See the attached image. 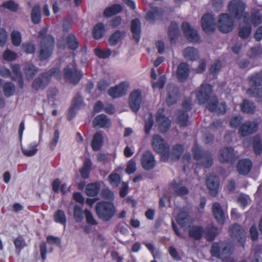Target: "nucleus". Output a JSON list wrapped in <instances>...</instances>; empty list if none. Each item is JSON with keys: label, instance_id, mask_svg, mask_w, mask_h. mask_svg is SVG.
<instances>
[{"label": "nucleus", "instance_id": "1", "mask_svg": "<svg viewBox=\"0 0 262 262\" xmlns=\"http://www.w3.org/2000/svg\"><path fill=\"white\" fill-rule=\"evenodd\" d=\"M246 4L242 0H232L228 5V9L230 15L227 13H222L220 15L218 21V29L223 33L231 32L233 28L234 18L241 20L249 13L245 12Z\"/></svg>", "mask_w": 262, "mask_h": 262}, {"label": "nucleus", "instance_id": "2", "mask_svg": "<svg viewBox=\"0 0 262 262\" xmlns=\"http://www.w3.org/2000/svg\"><path fill=\"white\" fill-rule=\"evenodd\" d=\"M48 29L47 27L42 28L38 34L40 41L37 57L41 61L50 60L52 57L55 48V38L51 34H47Z\"/></svg>", "mask_w": 262, "mask_h": 262}, {"label": "nucleus", "instance_id": "3", "mask_svg": "<svg viewBox=\"0 0 262 262\" xmlns=\"http://www.w3.org/2000/svg\"><path fill=\"white\" fill-rule=\"evenodd\" d=\"M52 77L60 79L61 71L58 68H53L50 70L40 73L38 77L34 79L31 87L35 91L44 90L49 84Z\"/></svg>", "mask_w": 262, "mask_h": 262}, {"label": "nucleus", "instance_id": "4", "mask_svg": "<svg viewBox=\"0 0 262 262\" xmlns=\"http://www.w3.org/2000/svg\"><path fill=\"white\" fill-rule=\"evenodd\" d=\"M152 146L155 151L161 154V160L167 161L170 156V146L160 135H154L152 139Z\"/></svg>", "mask_w": 262, "mask_h": 262}, {"label": "nucleus", "instance_id": "5", "mask_svg": "<svg viewBox=\"0 0 262 262\" xmlns=\"http://www.w3.org/2000/svg\"><path fill=\"white\" fill-rule=\"evenodd\" d=\"M95 209L97 216L103 221H110L116 212L113 203L105 201L98 202L96 205Z\"/></svg>", "mask_w": 262, "mask_h": 262}, {"label": "nucleus", "instance_id": "6", "mask_svg": "<svg viewBox=\"0 0 262 262\" xmlns=\"http://www.w3.org/2000/svg\"><path fill=\"white\" fill-rule=\"evenodd\" d=\"M193 158L194 160H201L202 165L206 168H210L213 163L212 155L210 151H205L196 146L192 149Z\"/></svg>", "mask_w": 262, "mask_h": 262}, {"label": "nucleus", "instance_id": "7", "mask_svg": "<svg viewBox=\"0 0 262 262\" xmlns=\"http://www.w3.org/2000/svg\"><path fill=\"white\" fill-rule=\"evenodd\" d=\"M249 88L247 92L252 96L258 95L259 88L262 86V71L255 72L248 77Z\"/></svg>", "mask_w": 262, "mask_h": 262}, {"label": "nucleus", "instance_id": "8", "mask_svg": "<svg viewBox=\"0 0 262 262\" xmlns=\"http://www.w3.org/2000/svg\"><path fill=\"white\" fill-rule=\"evenodd\" d=\"M232 253L231 248L228 245H224L221 242H213L211 245L210 254L212 257L218 258L223 256H227Z\"/></svg>", "mask_w": 262, "mask_h": 262}, {"label": "nucleus", "instance_id": "9", "mask_svg": "<svg viewBox=\"0 0 262 262\" xmlns=\"http://www.w3.org/2000/svg\"><path fill=\"white\" fill-rule=\"evenodd\" d=\"M212 92V86L202 83L196 92V97L200 104H205L209 101Z\"/></svg>", "mask_w": 262, "mask_h": 262}, {"label": "nucleus", "instance_id": "10", "mask_svg": "<svg viewBox=\"0 0 262 262\" xmlns=\"http://www.w3.org/2000/svg\"><path fill=\"white\" fill-rule=\"evenodd\" d=\"M229 232L232 237L237 239V241L242 247H244L246 236L245 230L240 225L233 224L229 227Z\"/></svg>", "mask_w": 262, "mask_h": 262}, {"label": "nucleus", "instance_id": "11", "mask_svg": "<svg viewBox=\"0 0 262 262\" xmlns=\"http://www.w3.org/2000/svg\"><path fill=\"white\" fill-rule=\"evenodd\" d=\"M182 30L186 39L191 42L196 43L199 41L200 36L198 31L190 25L186 21H184L182 25Z\"/></svg>", "mask_w": 262, "mask_h": 262}, {"label": "nucleus", "instance_id": "12", "mask_svg": "<svg viewBox=\"0 0 262 262\" xmlns=\"http://www.w3.org/2000/svg\"><path fill=\"white\" fill-rule=\"evenodd\" d=\"M258 124L254 121H247L242 124L238 128V133L242 137H246L256 133Z\"/></svg>", "mask_w": 262, "mask_h": 262}, {"label": "nucleus", "instance_id": "13", "mask_svg": "<svg viewBox=\"0 0 262 262\" xmlns=\"http://www.w3.org/2000/svg\"><path fill=\"white\" fill-rule=\"evenodd\" d=\"M128 87L129 83L127 82H121L118 85L110 88L108 94L114 99L121 97L126 94Z\"/></svg>", "mask_w": 262, "mask_h": 262}, {"label": "nucleus", "instance_id": "14", "mask_svg": "<svg viewBox=\"0 0 262 262\" xmlns=\"http://www.w3.org/2000/svg\"><path fill=\"white\" fill-rule=\"evenodd\" d=\"M141 164L142 168L146 170L153 169L156 165L157 162L154 155L149 150L144 151L141 158Z\"/></svg>", "mask_w": 262, "mask_h": 262}, {"label": "nucleus", "instance_id": "15", "mask_svg": "<svg viewBox=\"0 0 262 262\" xmlns=\"http://www.w3.org/2000/svg\"><path fill=\"white\" fill-rule=\"evenodd\" d=\"M64 77L69 79L74 84H77L83 76L82 73L78 70L75 67L70 68L67 66L63 70Z\"/></svg>", "mask_w": 262, "mask_h": 262}, {"label": "nucleus", "instance_id": "16", "mask_svg": "<svg viewBox=\"0 0 262 262\" xmlns=\"http://www.w3.org/2000/svg\"><path fill=\"white\" fill-rule=\"evenodd\" d=\"M64 77L69 79L74 84H77L83 76L82 73L78 70L75 67L70 68L67 66L63 70Z\"/></svg>", "mask_w": 262, "mask_h": 262}, {"label": "nucleus", "instance_id": "17", "mask_svg": "<svg viewBox=\"0 0 262 262\" xmlns=\"http://www.w3.org/2000/svg\"><path fill=\"white\" fill-rule=\"evenodd\" d=\"M202 27L206 33H212L215 31V23L213 15L210 13L205 14L201 19Z\"/></svg>", "mask_w": 262, "mask_h": 262}, {"label": "nucleus", "instance_id": "18", "mask_svg": "<svg viewBox=\"0 0 262 262\" xmlns=\"http://www.w3.org/2000/svg\"><path fill=\"white\" fill-rule=\"evenodd\" d=\"M141 102V91L139 89L134 90L129 97V105L132 111L137 112L140 108Z\"/></svg>", "mask_w": 262, "mask_h": 262}, {"label": "nucleus", "instance_id": "19", "mask_svg": "<svg viewBox=\"0 0 262 262\" xmlns=\"http://www.w3.org/2000/svg\"><path fill=\"white\" fill-rule=\"evenodd\" d=\"M156 120L161 133H166L169 129L171 126V121L164 114L163 110L158 111L156 114Z\"/></svg>", "mask_w": 262, "mask_h": 262}, {"label": "nucleus", "instance_id": "20", "mask_svg": "<svg viewBox=\"0 0 262 262\" xmlns=\"http://www.w3.org/2000/svg\"><path fill=\"white\" fill-rule=\"evenodd\" d=\"M206 186L209 190L210 194L215 196L218 193L220 180L217 176L210 174L206 179Z\"/></svg>", "mask_w": 262, "mask_h": 262}, {"label": "nucleus", "instance_id": "21", "mask_svg": "<svg viewBox=\"0 0 262 262\" xmlns=\"http://www.w3.org/2000/svg\"><path fill=\"white\" fill-rule=\"evenodd\" d=\"M235 158L234 149L232 147H226L222 149L219 155V160L222 163L232 162Z\"/></svg>", "mask_w": 262, "mask_h": 262}, {"label": "nucleus", "instance_id": "22", "mask_svg": "<svg viewBox=\"0 0 262 262\" xmlns=\"http://www.w3.org/2000/svg\"><path fill=\"white\" fill-rule=\"evenodd\" d=\"M167 96L166 99L168 106L176 103L180 96L179 88L174 85H169L167 89Z\"/></svg>", "mask_w": 262, "mask_h": 262}, {"label": "nucleus", "instance_id": "23", "mask_svg": "<svg viewBox=\"0 0 262 262\" xmlns=\"http://www.w3.org/2000/svg\"><path fill=\"white\" fill-rule=\"evenodd\" d=\"M252 162L249 159H242L238 161L237 165V171L239 174L247 175L251 171Z\"/></svg>", "mask_w": 262, "mask_h": 262}, {"label": "nucleus", "instance_id": "24", "mask_svg": "<svg viewBox=\"0 0 262 262\" xmlns=\"http://www.w3.org/2000/svg\"><path fill=\"white\" fill-rule=\"evenodd\" d=\"M93 126L95 128H109L111 126V122L107 116L104 114L97 115L93 121Z\"/></svg>", "mask_w": 262, "mask_h": 262}, {"label": "nucleus", "instance_id": "25", "mask_svg": "<svg viewBox=\"0 0 262 262\" xmlns=\"http://www.w3.org/2000/svg\"><path fill=\"white\" fill-rule=\"evenodd\" d=\"M190 74L189 65L186 62H181L177 68V77L180 82H184Z\"/></svg>", "mask_w": 262, "mask_h": 262}, {"label": "nucleus", "instance_id": "26", "mask_svg": "<svg viewBox=\"0 0 262 262\" xmlns=\"http://www.w3.org/2000/svg\"><path fill=\"white\" fill-rule=\"evenodd\" d=\"M244 26L241 27L238 32V36L242 39H246L248 38L252 32V26L249 23V18L246 15L243 19Z\"/></svg>", "mask_w": 262, "mask_h": 262}, {"label": "nucleus", "instance_id": "27", "mask_svg": "<svg viewBox=\"0 0 262 262\" xmlns=\"http://www.w3.org/2000/svg\"><path fill=\"white\" fill-rule=\"evenodd\" d=\"M213 215L217 222L221 225L224 224L225 222V215L221 205L218 202H215L212 206Z\"/></svg>", "mask_w": 262, "mask_h": 262}, {"label": "nucleus", "instance_id": "28", "mask_svg": "<svg viewBox=\"0 0 262 262\" xmlns=\"http://www.w3.org/2000/svg\"><path fill=\"white\" fill-rule=\"evenodd\" d=\"M130 31L133 39L138 43L141 38V22L139 19L135 18L131 20Z\"/></svg>", "mask_w": 262, "mask_h": 262}, {"label": "nucleus", "instance_id": "29", "mask_svg": "<svg viewBox=\"0 0 262 262\" xmlns=\"http://www.w3.org/2000/svg\"><path fill=\"white\" fill-rule=\"evenodd\" d=\"M219 234V228L213 224H208L204 229L205 237L207 241L213 242Z\"/></svg>", "mask_w": 262, "mask_h": 262}, {"label": "nucleus", "instance_id": "30", "mask_svg": "<svg viewBox=\"0 0 262 262\" xmlns=\"http://www.w3.org/2000/svg\"><path fill=\"white\" fill-rule=\"evenodd\" d=\"M177 222L182 228H187L190 226L193 220L187 212L183 211L178 214Z\"/></svg>", "mask_w": 262, "mask_h": 262}, {"label": "nucleus", "instance_id": "31", "mask_svg": "<svg viewBox=\"0 0 262 262\" xmlns=\"http://www.w3.org/2000/svg\"><path fill=\"white\" fill-rule=\"evenodd\" d=\"M179 35L180 30L178 24L175 21H171L168 31V36L170 43H176Z\"/></svg>", "mask_w": 262, "mask_h": 262}, {"label": "nucleus", "instance_id": "32", "mask_svg": "<svg viewBox=\"0 0 262 262\" xmlns=\"http://www.w3.org/2000/svg\"><path fill=\"white\" fill-rule=\"evenodd\" d=\"M204 233V228L202 226H193L188 231V235L190 238L195 240H200Z\"/></svg>", "mask_w": 262, "mask_h": 262}, {"label": "nucleus", "instance_id": "33", "mask_svg": "<svg viewBox=\"0 0 262 262\" xmlns=\"http://www.w3.org/2000/svg\"><path fill=\"white\" fill-rule=\"evenodd\" d=\"M164 14L163 11L159 7H155L151 11H149L146 14V19L151 23L162 18Z\"/></svg>", "mask_w": 262, "mask_h": 262}, {"label": "nucleus", "instance_id": "34", "mask_svg": "<svg viewBox=\"0 0 262 262\" xmlns=\"http://www.w3.org/2000/svg\"><path fill=\"white\" fill-rule=\"evenodd\" d=\"M241 111L247 114H253L256 110L254 103L248 99H244L240 104Z\"/></svg>", "mask_w": 262, "mask_h": 262}, {"label": "nucleus", "instance_id": "35", "mask_svg": "<svg viewBox=\"0 0 262 262\" xmlns=\"http://www.w3.org/2000/svg\"><path fill=\"white\" fill-rule=\"evenodd\" d=\"M103 144V136L101 133L96 132L93 136L91 146L94 151H98Z\"/></svg>", "mask_w": 262, "mask_h": 262}, {"label": "nucleus", "instance_id": "36", "mask_svg": "<svg viewBox=\"0 0 262 262\" xmlns=\"http://www.w3.org/2000/svg\"><path fill=\"white\" fill-rule=\"evenodd\" d=\"M184 57L187 60H196L199 57V52L198 49L192 47L186 48L183 51Z\"/></svg>", "mask_w": 262, "mask_h": 262}, {"label": "nucleus", "instance_id": "37", "mask_svg": "<svg viewBox=\"0 0 262 262\" xmlns=\"http://www.w3.org/2000/svg\"><path fill=\"white\" fill-rule=\"evenodd\" d=\"M125 36V32L116 30L109 37V43L112 46H115L121 41Z\"/></svg>", "mask_w": 262, "mask_h": 262}, {"label": "nucleus", "instance_id": "38", "mask_svg": "<svg viewBox=\"0 0 262 262\" xmlns=\"http://www.w3.org/2000/svg\"><path fill=\"white\" fill-rule=\"evenodd\" d=\"M105 31L104 25L102 23H98L94 26L92 31L93 37L94 39L99 40L104 36Z\"/></svg>", "mask_w": 262, "mask_h": 262}, {"label": "nucleus", "instance_id": "39", "mask_svg": "<svg viewBox=\"0 0 262 262\" xmlns=\"http://www.w3.org/2000/svg\"><path fill=\"white\" fill-rule=\"evenodd\" d=\"M122 10L123 8L121 5L114 4L105 9L103 12V15L105 17H110L120 13Z\"/></svg>", "mask_w": 262, "mask_h": 262}, {"label": "nucleus", "instance_id": "40", "mask_svg": "<svg viewBox=\"0 0 262 262\" xmlns=\"http://www.w3.org/2000/svg\"><path fill=\"white\" fill-rule=\"evenodd\" d=\"M184 150V146L181 144H177L173 146L171 152H170V156L171 159L174 161L178 160Z\"/></svg>", "mask_w": 262, "mask_h": 262}, {"label": "nucleus", "instance_id": "41", "mask_svg": "<svg viewBox=\"0 0 262 262\" xmlns=\"http://www.w3.org/2000/svg\"><path fill=\"white\" fill-rule=\"evenodd\" d=\"M92 166L91 159H87L84 161L82 167L79 170L81 176L83 179H86L89 177L92 170Z\"/></svg>", "mask_w": 262, "mask_h": 262}, {"label": "nucleus", "instance_id": "42", "mask_svg": "<svg viewBox=\"0 0 262 262\" xmlns=\"http://www.w3.org/2000/svg\"><path fill=\"white\" fill-rule=\"evenodd\" d=\"M100 190V185L99 183L95 182L88 184L85 188V193L89 196H95L99 192Z\"/></svg>", "mask_w": 262, "mask_h": 262}, {"label": "nucleus", "instance_id": "43", "mask_svg": "<svg viewBox=\"0 0 262 262\" xmlns=\"http://www.w3.org/2000/svg\"><path fill=\"white\" fill-rule=\"evenodd\" d=\"M252 146L254 154L260 156L262 154V141L259 135H256L253 137Z\"/></svg>", "mask_w": 262, "mask_h": 262}, {"label": "nucleus", "instance_id": "44", "mask_svg": "<svg viewBox=\"0 0 262 262\" xmlns=\"http://www.w3.org/2000/svg\"><path fill=\"white\" fill-rule=\"evenodd\" d=\"M66 41L68 48L71 50L75 51L79 47V42L74 34H69L66 37Z\"/></svg>", "mask_w": 262, "mask_h": 262}, {"label": "nucleus", "instance_id": "45", "mask_svg": "<svg viewBox=\"0 0 262 262\" xmlns=\"http://www.w3.org/2000/svg\"><path fill=\"white\" fill-rule=\"evenodd\" d=\"M31 18L32 23L38 24L41 21V10L39 5H35L32 9Z\"/></svg>", "mask_w": 262, "mask_h": 262}, {"label": "nucleus", "instance_id": "46", "mask_svg": "<svg viewBox=\"0 0 262 262\" xmlns=\"http://www.w3.org/2000/svg\"><path fill=\"white\" fill-rule=\"evenodd\" d=\"M248 17L249 18V23L251 22L255 27L258 26L262 23V16L258 10L252 12L250 17L249 15Z\"/></svg>", "mask_w": 262, "mask_h": 262}, {"label": "nucleus", "instance_id": "47", "mask_svg": "<svg viewBox=\"0 0 262 262\" xmlns=\"http://www.w3.org/2000/svg\"><path fill=\"white\" fill-rule=\"evenodd\" d=\"M189 116L188 113L183 110L178 113V123L180 127H186L188 125Z\"/></svg>", "mask_w": 262, "mask_h": 262}, {"label": "nucleus", "instance_id": "48", "mask_svg": "<svg viewBox=\"0 0 262 262\" xmlns=\"http://www.w3.org/2000/svg\"><path fill=\"white\" fill-rule=\"evenodd\" d=\"M37 72V68L32 63L26 64L24 68L25 74L28 79H33Z\"/></svg>", "mask_w": 262, "mask_h": 262}, {"label": "nucleus", "instance_id": "49", "mask_svg": "<svg viewBox=\"0 0 262 262\" xmlns=\"http://www.w3.org/2000/svg\"><path fill=\"white\" fill-rule=\"evenodd\" d=\"M54 220L56 223L64 226L67 223V217L64 211L61 209H58L54 214Z\"/></svg>", "mask_w": 262, "mask_h": 262}, {"label": "nucleus", "instance_id": "50", "mask_svg": "<svg viewBox=\"0 0 262 262\" xmlns=\"http://www.w3.org/2000/svg\"><path fill=\"white\" fill-rule=\"evenodd\" d=\"M108 181L112 186L117 187L121 184V177L119 174L112 172L108 177Z\"/></svg>", "mask_w": 262, "mask_h": 262}, {"label": "nucleus", "instance_id": "51", "mask_svg": "<svg viewBox=\"0 0 262 262\" xmlns=\"http://www.w3.org/2000/svg\"><path fill=\"white\" fill-rule=\"evenodd\" d=\"M4 95L7 97H9L14 95L15 88L14 84L11 82H6L3 85Z\"/></svg>", "mask_w": 262, "mask_h": 262}, {"label": "nucleus", "instance_id": "52", "mask_svg": "<svg viewBox=\"0 0 262 262\" xmlns=\"http://www.w3.org/2000/svg\"><path fill=\"white\" fill-rule=\"evenodd\" d=\"M13 243L18 254H20L21 251L26 246L25 239L20 235L14 239Z\"/></svg>", "mask_w": 262, "mask_h": 262}, {"label": "nucleus", "instance_id": "53", "mask_svg": "<svg viewBox=\"0 0 262 262\" xmlns=\"http://www.w3.org/2000/svg\"><path fill=\"white\" fill-rule=\"evenodd\" d=\"M73 215L76 222L80 223L82 222L83 219V212L80 206L78 205H75Z\"/></svg>", "mask_w": 262, "mask_h": 262}, {"label": "nucleus", "instance_id": "54", "mask_svg": "<svg viewBox=\"0 0 262 262\" xmlns=\"http://www.w3.org/2000/svg\"><path fill=\"white\" fill-rule=\"evenodd\" d=\"M38 146V144L37 143L34 142L30 144L29 147L31 149H23L22 148V152L23 154L27 156V157H32L35 155L37 152V147Z\"/></svg>", "mask_w": 262, "mask_h": 262}, {"label": "nucleus", "instance_id": "55", "mask_svg": "<svg viewBox=\"0 0 262 262\" xmlns=\"http://www.w3.org/2000/svg\"><path fill=\"white\" fill-rule=\"evenodd\" d=\"M95 54L100 58L105 59L111 55L112 51L110 49L101 50L99 48L94 49Z\"/></svg>", "mask_w": 262, "mask_h": 262}, {"label": "nucleus", "instance_id": "56", "mask_svg": "<svg viewBox=\"0 0 262 262\" xmlns=\"http://www.w3.org/2000/svg\"><path fill=\"white\" fill-rule=\"evenodd\" d=\"M11 41L12 44L16 47L20 45L21 42V36L18 31H13L11 34Z\"/></svg>", "mask_w": 262, "mask_h": 262}, {"label": "nucleus", "instance_id": "57", "mask_svg": "<svg viewBox=\"0 0 262 262\" xmlns=\"http://www.w3.org/2000/svg\"><path fill=\"white\" fill-rule=\"evenodd\" d=\"M2 7L13 12L17 11L19 8L18 5L12 0H9L4 3Z\"/></svg>", "mask_w": 262, "mask_h": 262}, {"label": "nucleus", "instance_id": "58", "mask_svg": "<svg viewBox=\"0 0 262 262\" xmlns=\"http://www.w3.org/2000/svg\"><path fill=\"white\" fill-rule=\"evenodd\" d=\"M219 101L216 96L212 97L209 102L206 105V107L211 112H215L217 111Z\"/></svg>", "mask_w": 262, "mask_h": 262}, {"label": "nucleus", "instance_id": "59", "mask_svg": "<svg viewBox=\"0 0 262 262\" xmlns=\"http://www.w3.org/2000/svg\"><path fill=\"white\" fill-rule=\"evenodd\" d=\"M22 49L27 54H33L35 51V46L32 42H26L23 44Z\"/></svg>", "mask_w": 262, "mask_h": 262}, {"label": "nucleus", "instance_id": "60", "mask_svg": "<svg viewBox=\"0 0 262 262\" xmlns=\"http://www.w3.org/2000/svg\"><path fill=\"white\" fill-rule=\"evenodd\" d=\"M154 118L151 114H149V117L145 121L144 131L146 135H148L153 126Z\"/></svg>", "mask_w": 262, "mask_h": 262}, {"label": "nucleus", "instance_id": "61", "mask_svg": "<svg viewBox=\"0 0 262 262\" xmlns=\"http://www.w3.org/2000/svg\"><path fill=\"white\" fill-rule=\"evenodd\" d=\"M222 68V63L220 60H215L211 64L209 72L210 74H215L219 72Z\"/></svg>", "mask_w": 262, "mask_h": 262}, {"label": "nucleus", "instance_id": "62", "mask_svg": "<svg viewBox=\"0 0 262 262\" xmlns=\"http://www.w3.org/2000/svg\"><path fill=\"white\" fill-rule=\"evenodd\" d=\"M85 218L86 222L88 224L91 225H96L98 223L94 219L92 212L88 209H85L84 210Z\"/></svg>", "mask_w": 262, "mask_h": 262}, {"label": "nucleus", "instance_id": "63", "mask_svg": "<svg viewBox=\"0 0 262 262\" xmlns=\"http://www.w3.org/2000/svg\"><path fill=\"white\" fill-rule=\"evenodd\" d=\"M3 57L7 61H12L16 59L17 55L15 52L11 50H6L3 53Z\"/></svg>", "mask_w": 262, "mask_h": 262}, {"label": "nucleus", "instance_id": "64", "mask_svg": "<svg viewBox=\"0 0 262 262\" xmlns=\"http://www.w3.org/2000/svg\"><path fill=\"white\" fill-rule=\"evenodd\" d=\"M101 195L102 198L108 200H113L115 197L113 191L107 188L101 190Z\"/></svg>", "mask_w": 262, "mask_h": 262}]
</instances>
